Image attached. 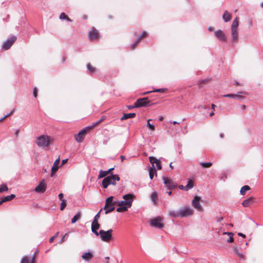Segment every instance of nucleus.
I'll return each instance as SVG.
<instances>
[{
    "label": "nucleus",
    "instance_id": "nucleus-47",
    "mask_svg": "<svg viewBox=\"0 0 263 263\" xmlns=\"http://www.w3.org/2000/svg\"><path fill=\"white\" fill-rule=\"evenodd\" d=\"M127 107H128V108L129 109H133V108H137V107L136 104V103H134V105H129V106H127Z\"/></svg>",
    "mask_w": 263,
    "mask_h": 263
},
{
    "label": "nucleus",
    "instance_id": "nucleus-9",
    "mask_svg": "<svg viewBox=\"0 0 263 263\" xmlns=\"http://www.w3.org/2000/svg\"><path fill=\"white\" fill-rule=\"evenodd\" d=\"M98 219L99 212L95 216L93 221L91 223V231L97 236H99V232L97 231V230L99 229V224L98 223Z\"/></svg>",
    "mask_w": 263,
    "mask_h": 263
},
{
    "label": "nucleus",
    "instance_id": "nucleus-7",
    "mask_svg": "<svg viewBox=\"0 0 263 263\" xmlns=\"http://www.w3.org/2000/svg\"><path fill=\"white\" fill-rule=\"evenodd\" d=\"M113 230L109 229L107 231L100 230V238L105 242H109L111 240L112 237Z\"/></svg>",
    "mask_w": 263,
    "mask_h": 263
},
{
    "label": "nucleus",
    "instance_id": "nucleus-10",
    "mask_svg": "<svg viewBox=\"0 0 263 263\" xmlns=\"http://www.w3.org/2000/svg\"><path fill=\"white\" fill-rule=\"evenodd\" d=\"M201 197L200 196H196L192 200V203L193 207L199 211H202L203 208L200 204V200Z\"/></svg>",
    "mask_w": 263,
    "mask_h": 263
},
{
    "label": "nucleus",
    "instance_id": "nucleus-22",
    "mask_svg": "<svg viewBox=\"0 0 263 263\" xmlns=\"http://www.w3.org/2000/svg\"><path fill=\"white\" fill-rule=\"evenodd\" d=\"M35 257L33 256L31 259L28 256L23 257L21 261V263H34Z\"/></svg>",
    "mask_w": 263,
    "mask_h": 263
},
{
    "label": "nucleus",
    "instance_id": "nucleus-50",
    "mask_svg": "<svg viewBox=\"0 0 263 263\" xmlns=\"http://www.w3.org/2000/svg\"><path fill=\"white\" fill-rule=\"evenodd\" d=\"M179 189L182 190H185L186 191V187L185 186H183V185H180L179 186Z\"/></svg>",
    "mask_w": 263,
    "mask_h": 263
},
{
    "label": "nucleus",
    "instance_id": "nucleus-58",
    "mask_svg": "<svg viewBox=\"0 0 263 263\" xmlns=\"http://www.w3.org/2000/svg\"><path fill=\"white\" fill-rule=\"evenodd\" d=\"M18 133H19V130L18 129H17L15 132V135L16 136H18Z\"/></svg>",
    "mask_w": 263,
    "mask_h": 263
},
{
    "label": "nucleus",
    "instance_id": "nucleus-5",
    "mask_svg": "<svg viewBox=\"0 0 263 263\" xmlns=\"http://www.w3.org/2000/svg\"><path fill=\"white\" fill-rule=\"evenodd\" d=\"M239 18L236 17L233 21L231 26V40L232 42H237L238 40L237 29L239 25Z\"/></svg>",
    "mask_w": 263,
    "mask_h": 263
},
{
    "label": "nucleus",
    "instance_id": "nucleus-13",
    "mask_svg": "<svg viewBox=\"0 0 263 263\" xmlns=\"http://www.w3.org/2000/svg\"><path fill=\"white\" fill-rule=\"evenodd\" d=\"M162 179L163 180L164 184L168 189H173L176 186V184L170 178L163 177Z\"/></svg>",
    "mask_w": 263,
    "mask_h": 263
},
{
    "label": "nucleus",
    "instance_id": "nucleus-46",
    "mask_svg": "<svg viewBox=\"0 0 263 263\" xmlns=\"http://www.w3.org/2000/svg\"><path fill=\"white\" fill-rule=\"evenodd\" d=\"M242 93H243V92H238L237 94L236 95H237L236 98L239 99H243V97H242L240 95L241 94H242Z\"/></svg>",
    "mask_w": 263,
    "mask_h": 263
},
{
    "label": "nucleus",
    "instance_id": "nucleus-45",
    "mask_svg": "<svg viewBox=\"0 0 263 263\" xmlns=\"http://www.w3.org/2000/svg\"><path fill=\"white\" fill-rule=\"evenodd\" d=\"M146 32L145 31H144L142 33V34L139 36L138 39H140V41L144 38L146 35Z\"/></svg>",
    "mask_w": 263,
    "mask_h": 263
},
{
    "label": "nucleus",
    "instance_id": "nucleus-24",
    "mask_svg": "<svg viewBox=\"0 0 263 263\" xmlns=\"http://www.w3.org/2000/svg\"><path fill=\"white\" fill-rule=\"evenodd\" d=\"M98 36V32L97 31H95L94 30H92L91 31H90L89 33V38L90 40H93L97 38Z\"/></svg>",
    "mask_w": 263,
    "mask_h": 263
},
{
    "label": "nucleus",
    "instance_id": "nucleus-43",
    "mask_svg": "<svg viewBox=\"0 0 263 263\" xmlns=\"http://www.w3.org/2000/svg\"><path fill=\"white\" fill-rule=\"evenodd\" d=\"M14 112V109H12L10 112L9 114H8L7 115L4 116L3 117H2L1 119H0V122L2 121L3 120H4L5 119H6L7 117H8V116L11 115L12 114H13V112Z\"/></svg>",
    "mask_w": 263,
    "mask_h": 263
},
{
    "label": "nucleus",
    "instance_id": "nucleus-6",
    "mask_svg": "<svg viewBox=\"0 0 263 263\" xmlns=\"http://www.w3.org/2000/svg\"><path fill=\"white\" fill-rule=\"evenodd\" d=\"M120 177L118 175H112L111 176H107L102 181V185L104 188H106L109 184L115 185L116 181H119Z\"/></svg>",
    "mask_w": 263,
    "mask_h": 263
},
{
    "label": "nucleus",
    "instance_id": "nucleus-59",
    "mask_svg": "<svg viewBox=\"0 0 263 263\" xmlns=\"http://www.w3.org/2000/svg\"><path fill=\"white\" fill-rule=\"evenodd\" d=\"M170 168L173 170L174 168V166H173L172 165V162H171L170 164Z\"/></svg>",
    "mask_w": 263,
    "mask_h": 263
},
{
    "label": "nucleus",
    "instance_id": "nucleus-30",
    "mask_svg": "<svg viewBox=\"0 0 263 263\" xmlns=\"http://www.w3.org/2000/svg\"><path fill=\"white\" fill-rule=\"evenodd\" d=\"M233 252L238 256V257H239L240 259H245V255L239 252L237 249V248H235L233 249Z\"/></svg>",
    "mask_w": 263,
    "mask_h": 263
},
{
    "label": "nucleus",
    "instance_id": "nucleus-61",
    "mask_svg": "<svg viewBox=\"0 0 263 263\" xmlns=\"http://www.w3.org/2000/svg\"><path fill=\"white\" fill-rule=\"evenodd\" d=\"M172 123H173V124H180V123H179V122H178L175 121H174L172 122Z\"/></svg>",
    "mask_w": 263,
    "mask_h": 263
},
{
    "label": "nucleus",
    "instance_id": "nucleus-25",
    "mask_svg": "<svg viewBox=\"0 0 263 263\" xmlns=\"http://www.w3.org/2000/svg\"><path fill=\"white\" fill-rule=\"evenodd\" d=\"M136 116V114L135 113H129V114H125L121 118V120H125L128 118H133Z\"/></svg>",
    "mask_w": 263,
    "mask_h": 263
},
{
    "label": "nucleus",
    "instance_id": "nucleus-28",
    "mask_svg": "<svg viewBox=\"0 0 263 263\" xmlns=\"http://www.w3.org/2000/svg\"><path fill=\"white\" fill-rule=\"evenodd\" d=\"M250 190V187L249 185H246L243 186L240 191V193L242 195H245L247 191Z\"/></svg>",
    "mask_w": 263,
    "mask_h": 263
},
{
    "label": "nucleus",
    "instance_id": "nucleus-34",
    "mask_svg": "<svg viewBox=\"0 0 263 263\" xmlns=\"http://www.w3.org/2000/svg\"><path fill=\"white\" fill-rule=\"evenodd\" d=\"M194 186L193 182L192 180L190 179L188 180L187 184L185 185L186 191H189V190L192 189Z\"/></svg>",
    "mask_w": 263,
    "mask_h": 263
},
{
    "label": "nucleus",
    "instance_id": "nucleus-48",
    "mask_svg": "<svg viewBox=\"0 0 263 263\" xmlns=\"http://www.w3.org/2000/svg\"><path fill=\"white\" fill-rule=\"evenodd\" d=\"M37 88L36 87H35L33 89V96L35 98H36L37 97Z\"/></svg>",
    "mask_w": 263,
    "mask_h": 263
},
{
    "label": "nucleus",
    "instance_id": "nucleus-17",
    "mask_svg": "<svg viewBox=\"0 0 263 263\" xmlns=\"http://www.w3.org/2000/svg\"><path fill=\"white\" fill-rule=\"evenodd\" d=\"M46 189V184L44 182V180H43L35 188V191L37 193H44Z\"/></svg>",
    "mask_w": 263,
    "mask_h": 263
},
{
    "label": "nucleus",
    "instance_id": "nucleus-37",
    "mask_svg": "<svg viewBox=\"0 0 263 263\" xmlns=\"http://www.w3.org/2000/svg\"><path fill=\"white\" fill-rule=\"evenodd\" d=\"M200 164L203 167H204V168H208V167H210L212 166V163L210 162H200Z\"/></svg>",
    "mask_w": 263,
    "mask_h": 263
},
{
    "label": "nucleus",
    "instance_id": "nucleus-49",
    "mask_svg": "<svg viewBox=\"0 0 263 263\" xmlns=\"http://www.w3.org/2000/svg\"><path fill=\"white\" fill-rule=\"evenodd\" d=\"M63 197H64V195L62 193H60L59 195V199L61 200V201H62V200H64V199H63Z\"/></svg>",
    "mask_w": 263,
    "mask_h": 263
},
{
    "label": "nucleus",
    "instance_id": "nucleus-38",
    "mask_svg": "<svg viewBox=\"0 0 263 263\" xmlns=\"http://www.w3.org/2000/svg\"><path fill=\"white\" fill-rule=\"evenodd\" d=\"M8 190V188L5 184H3L1 185L0 187V193H2L4 191H7Z\"/></svg>",
    "mask_w": 263,
    "mask_h": 263
},
{
    "label": "nucleus",
    "instance_id": "nucleus-29",
    "mask_svg": "<svg viewBox=\"0 0 263 263\" xmlns=\"http://www.w3.org/2000/svg\"><path fill=\"white\" fill-rule=\"evenodd\" d=\"M59 18L61 20H66L68 22H71L72 20L64 12L61 13Z\"/></svg>",
    "mask_w": 263,
    "mask_h": 263
},
{
    "label": "nucleus",
    "instance_id": "nucleus-27",
    "mask_svg": "<svg viewBox=\"0 0 263 263\" xmlns=\"http://www.w3.org/2000/svg\"><path fill=\"white\" fill-rule=\"evenodd\" d=\"M223 234L228 235L229 236V238L227 240L228 242H232L234 241V234L232 232H224Z\"/></svg>",
    "mask_w": 263,
    "mask_h": 263
},
{
    "label": "nucleus",
    "instance_id": "nucleus-57",
    "mask_svg": "<svg viewBox=\"0 0 263 263\" xmlns=\"http://www.w3.org/2000/svg\"><path fill=\"white\" fill-rule=\"evenodd\" d=\"M67 160H68L67 159L63 160H62V164H64V163H65L67 161Z\"/></svg>",
    "mask_w": 263,
    "mask_h": 263
},
{
    "label": "nucleus",
    "instance_id": "nucleus-32",
    "mask_svg": "<svg viewBox=\"0 0 263 263\" xmlns=\"http://www.w3.org/2000/svg\"><path fill=\"white\" fill-rule=\"evenodd\" d=\"M15 197V195L14 194H11L10 195H9V196H7L6 197H4L2 198L3 200L4 201V202H6V201H10L11 200H12L13 199H14Z\"/></svg>",
    "mask_w": 263,
    "mask_h": 263
},
{
    "label": "nucleus",
    "instance_id": "nucleus-35",
    "mask_svg": "<svg viewBox=\"0 0 263 263\" xmlns=\"http://www.w3.org/2000/svg\"><path fill=\"white\" fill-rule=\"evenodd\" d=\"M157 196V193L155 192H153L151 195V199L154 204H156V203Z\"/></svg>",
    "mask_w": 263,
    "mask_h": 263
},
{
    "label": "nucleus",
    "instance_id": "nucleus-8",
    "mask_svg": "<svg viewBox=\"0 0 263 263\" xmlns=\"http://www.w3.org/2000/svg\"><path fill=\"white\" fill-rule=\"evenodd\" d=\"M180 218L190 216L193 215L194 210L190 206H183L179 209Z\"/></svg>",
    "mask_w": 263,
    "mask_h": 263
},
{
    "label": "nucleus",
    "instance_id": "nucleus-23",
    "mask_svg": "<svg viewBox=\"0 0 263 263\" xmlns=\"http://www.w3.org/2000/svg\"><path fill=\"white\" fill-rule=\"evenodd\" d=\"M222 18L225 22H228L231 20L232 18L231 14L226 11L223 14Z\"/></svg>",
    "mask_w": 263,
    "mask_h": 263
},
{
    "label": "nucleus",
    "instance_id": "nucleus-20",
    "mask_svg": "<svg viewBox=\"0 0 263 263\" xmlns=\"http://www.w3.org/2000/svg\"><path fill=\"white\" fill-rule=\"evenodd\" d=\"M60 163V158H58L54 162L53 165L51 168V176L52 177L53 176L54 173H55L59 169V164Z\"/></svg>",
    "mask_w": 263,
    "mask_h": 263
},
{
    "label": "nucleus",
    "instance_id": "nucleus-55",
    "mask_svg": "<svg viewBox=\"0 0 263 263\" xmlns=\"http://www.w3.org/2000/svg\"><path fill=\"white\" fill-rule=\"evenodd\" d=\"M109 258L108 257H105V259L106 260L105 263H109Z\"/></svg>",
    "mask_w": 263,
    "mask_h": 263
},
{
    "label": "nucleus",
    "instance_id": "nucleus-18",
    "mask_svg": "<svg viewBox=\"0 0 263 263\" xmlns=\"http://www.w3.org/2000/svg\"><path fill=\"white\" fill-rule=\"evenodd\" d=\"M93 254L92 252L84 253L81 256L82 259L86 261H89L93 258Z\"/></svg>",
    "mask_w": 263,
    "mask_h": 263
},
{
    "label": "nucleus",
    "instance_id": "nucleus-40",
    "mask_svg": "<svg viewBox=\"0 0 263 263\" xmlns=\"http://www.w3.org/2000/svg\"><path fill=\"white\" fill-rule=\"evenodd\" d=\"M152 119H148L147 121V126L148 127V128L151 129L152 130H155V126L152 124H151L149 123V121H151Z\"/></svg>",
    "mask_w": 263,
    "mask_h": 263
},
{
    "label": "nucleus",
    "instance_id": "nucleus-63",
    "mask_svg": "<svg viewBox=\"0 0 263 263\" xmlns=\"http://www.w3.org/2000/svg\"><path fill=\"white\" fill-rule=\"evenodd\" d=\"M4 201L3 200L2 198H1L0 200V205H1L3 203H4Z\"/></svg>",
    "mask_w": 263,
    "mask_h": 263
},
{
    "label": "nucleus",
    "instance_id": "nucleus-33",
    "mask_svg": "<svg viewBox=\"0 0 263 263\" xmlns=\"http://www.w3.org/2000/svg\"><path fill=\"white\" fill-rule=\"evenodd\" d=\"M80 218H81V212H79L72 218L71 222L72 223H75L77 220L80 219Z\"/></svg>",
    "mask_w": 263,
    "mask_h": 263
},
{
    "label": "nucleus",
    "instance_id": "nucleus-14",
    "mask_svg": "<svg viewBox=\"0 0 263 263\" xmlns=\"http://www.w3.org/2000/svg\"><path fill=\"white\" fill-rule=\"evenodd\" d=\"M16 40V37L15 36H13L11 37V38L8 39L6 40L5 43L3 45V48L5 50L9 49L11 46L12 45L13 43Z\"/></svg>",
    "mask_w": 263,
    "mask_h": 263
},
{
    "label": "nucleus",
    "instance_id": "nucleus-11",
    "mask_svg": "<svg viewBox=\"0 0 263 263\" xmlns=\"http://www.w3.org/2000/svg\"><path fill=\"white\" fill-rule=\"evenodd\" d=\"M149 101L147 97L142 98L138 99L136 102L135 103L137 108L141 107H145L148 105L149 103Z\"/></svg>",
    "mask_w": 263,
    "mask_h": 263
},
{
    "label": "nucleus",
    "instance_id": "nucleus-1",
    "mask_svg": "<svg viewBox=\"0 0 263 263\" xmlns=\"http://www.w3.org/2000/svg\"><path fill=\"white\" fill-rule=\"evenodd\" d=\"M134 195L128 194L123 196V200H118L117 206H119L117 209V212H125L128 210L132 205V202L134 200Z\"/></svg>",
    "mask_w": 263,
    "mask_h": 263
},
{
    "label": "nucleus",
    "instance_id": "nucleus-56",
    "mask_svg": "<svg viewBox=\"0 0 263 263\" xmlns=\"http://www.w3.org/2000/svg\"><path fill=\"white\" fill-rule=\"evenodd\" d=\"M246 105H242L241 106V108L242 110H245V109H246Z\"/></svg>",
    "mask_w": 263,
    "mask_h": 263
},
{
    "label": "nucleus",
    "instance_id": "nucleus-52",
    "mask_svg": "<svg viewBox=\"0 0 263 263\" xmlns=\"http://www.w3.org/2000/svg\"><path fill=\"white\" fill-rule=\"evenodd\" d=\"M238 235L239 236H241V237H246V235L241 233H238Z\"/></svg>",
    "mask_w": 263,
    "mask_h": 263
},
{
    "label": "nucleus",
    "instance_id": "nucleus-62",
    "mask_svg": "<svg viewBox=\"0 0 263 263\" xmlns=\"http://www.w3.org/2000/svg\"><path fill=\"white\" fill-rule=\"evenodd\" d=\"M215 105L213 104H212V109H214Z\"/></svg>",
    "mask_w": 263,
    "mask_h": 263
},
{
    "label": "nucleus",
    "instance_id": "nucleus-64",
    "mask_svg": "<svg viewBox=\"0 0 263 263\" xmlns=\"http://www.w3.org/2000/svg\"><path fill=\"white\" fill-rule=\"evenodd\" d=\"M213 115H214V112H213V111H212V112H211V113L210 114V117H212V116H213Z\"/></svg>",
    "mask_w": 263,
    "mask_h": 263
},
{
    "label": "nucleus",
    "instance_id": "nucleus-4",
    "mask_svg": "<svg viewBox=\"0 0 263 263\" xmlns=\"http://www.w3.org/2000/svg\"><path fill=\"white\" fill-rule=\"evenodd\" d=\"M118 200H117L113 196H110L106 199L104 209L105 214H107L112 211L115 209V206L117 205Z\"/></svg>",
    "mask_w": 263,
    "mask_h": 263
},
{
    "label": "nucleus",
    "instance_id": "nucleus-39",
    "mask_svg": "<svg viewBox=\"0 0 263 263\" xmlns=\"http://www.w3.org/2000/svg\"><path fill=\"white\" fill-rule=\"evenodd\" d=\"M87 67L90 73L91 74L95 71V68L93 67L90 64H88Z\"/></svg>",
    "mask_w": 263,
    "mask_h": 263
},
{
    "label": "nucleus",
    "instance_id": "nucleus-42",
    "mask_svg": "<svg viewBox=\"0 0 263 263\" xmlns=\"http://www.w3.org/2000/svg\"><path fill=\"white\" fill-rule=\"evenodd\" d=\"M140 42V39H138L137 41L132 45L131 48L132 50H134L137 45L139 44V43Z\"/></svg>",
    "mask_w": 263,
    "mask_h": 263
},
{
    "label": "nucleus",
    "instance_id": "nucleus-12",
    "mask_svg": "<svg viewBox=\"0 0 263 263\" xmlns=\"http://www.w3.org/2000/svg\"><path fill=\"white\" fill-rule=\"evenodd\" d=\"M150 224L155 228H162L163 227V224L162 222V219L160 217H157L149 221Z\"/></svg>",
    "mask_w": 263,
    "mask_h": 263
},
{
    "label": "nucleus",
    "instance_id": "nucleus-36",
    "mask_svg": "<svg viewBox=\"0 0 263 263\" xmlns=\"http://www.w3.org/2000/svg\"><path fill=\"white\" fill-rule=\"evenodd\" d=\"M166 89L165 88H160V89H156L151 91H147L144 92L143 94H147L151 92H164L165 91Z\"/></svg>",
    "mask_w": 263,
    "mask_h": 263
},
{
    "label": "nucleus",
    "instance_id": "nucleus-41",
    "mask_svg": "<svg viewBox=\"0 0 263 263\" xmlns=\"http://www.w3.org/2000/svg\"><path fill=\"white\" fill-rule=\"evenodd\" d=\"M66 200H62L61 201V206H60V210L61 211H63L65 208L66 207Z\"/></svg>",
    "mask_w": 263,
    "mask_h": 263
},
{
    "label": "nucleus",
    "instance_id": "nucleus-44",
    "mask_svg": "<svg viewBox=\"0 0 263 263\" xmlns=\"http://www.w3.org/2000/svg\"><path fill=\"white\" fill-rule=\"evenodd\" d=\"M237 96V95H235V94H227V95H223V96L224 97L235 99L236 98Z\"/></svg>",
    "mask_w": 263,
    "mask_h": 263
},
{
    "label": "nucleus",
    "instance_id": "nucleus-3",
    "mask_svg": "<svg viewBox=\"0 0 263 263\" xmlns=\"http://www.w3.org/2000/svg\"><path fill=\"white\" fill-rule=\"evenodd\" d=\"M99 124V121H97L95 124L92 125L88 126L87 127H84L82 130H81L77 134L75 135V139L76 140L79 142L81 143L83 141L84 137L85 135L89 132V131L92 129V128L97 124Z\"/></svg>",
    "mask_w": 263,
    "mask_h": 263
},
{
    "label": "nucleus",
    "instance_id": "nucleus-31",
    "mask_svg": "<svg viewBox=\"0 0 263 263\" xmlns=\"http://www.w3.org/2000/svg\"><path fill=\"white\" fill-rule=\"evenodd\" d=\"M149 176L151 179H152L154 175H156V171L155 168L151 167L149 170Z\"/></svg>",
    "mask_w": 263,
    "mask_h": 263
},
{
    "label": "nucleus",
    "instance_id": "nucleus-2",
    "mask_svg": "<svg viewBox=\"0 0 263 263\" xmlns=\"http://www.w3.org/2000/svg\"><path fill=\"white\" fill-rule=\"evenodd\" d=\"M35 142L39 147L45 148L52 143V139L47 135H43L37 137Z\"/></svg>",
    "mask_w": 263,
    "mask_h": 263
},
{
    "label": "nucleus",
    "instance_id": "nucleus-19",
    "mask_svg": "<svg viewBox=\"0 0 263 263\" xmlns=\"http://www.w3.org/2000/svg\"><path fill=\"white\" fill-rule=\"evenodd\" d=\"M214 34L218 39L223 41H226L227 38L225 36V34L222 30H217L215 32Z\"/></svg>",
    "mask_w": 263,
    "mask_h": 263
},
{
    "label": "nucleus",
    "instance_id": "nucleus-51",
    "mask_svg": "<svg viewBox=\"0 0 263 263\" xmlns=\"http://www.w3.org/2000/svg\"><path fill=\"white\" fill-rule=\"evenodd\" d=\"M55 237H56V236H53L52 237H51L49 239L50 242H52Z\"/></svg>",
    "mask_w": 263,
    "mask_h": 263
},
{
    "label": "nucleus",
    "instance_id": "nucleus-21",
    "mask_svg": "<svg viewBox=\"0 0 263 263\" xmlns=\"http://www.w3.org/2000/svg\"><path fill=\"white\" fill-rule=\"evenodd\" d=\"M168 216L173 218L180 217L179 209L177 210H168Z\"/></svg>",
    "mask_w": 263,
    "mask_h": 263
},
{
    "label": "nucleus",
    "instance_id": "nucleus-26",
    "mask_svg": "<svg viewBox=\"0 0 263 263\" xmlns=\"http://www.w3.org/2000/svg\"><path fill=\"white\" fill-rule=\"evenodd\" d=\"M114 169V168L112 167V168H109L106 171H103L102 170H100V178L105 177L106 176H107V175L109 173V172L113 170Z\"/></svg>",
    "mask_w": 263,
    "mask_h": 263
},
{
    "label": "nucleus",
    "instance_id": "nucleus-15",
    "mask_svg": "<svg viewBox=\"0 0 263 263\" xmlns=\"http://www.w3.org/2000/svg\"><path fill=\"white\" fill-rule=\"evenodd\" d=\"M150 162L152 163L153 167L152 168H157L158 170H161L162 168L159 160L156 159L155 157L151 156L149 157Z\"/></svg>",
    "mask_w": 263,
    "mask_h": 263
},
{
    "label": "nucleus",
    "instance_id": "nucleus-54",
    "mask_svg": "<svg viewBox=\"0 0 263 263\" xmlns=\"http://www.w3.org/2000/svg\"><path fill=\"white\" fill-rule=\"evenodd\" d=\"M120 158H121V160L122 162L124 160V159H125L124 156H123L122 155H121L120 156Z\"/></svg>",
    "mask_w": 263,
    "mask_h": 263
},
{
    "label": "nucleus",
    "instance_id": "nucleus-60",
    "mask_svg": "<svg viewBox=\"0 0 263 263\" xmlns=\"http://www.w3.org/2000/svg\"><path fill=\"white\" fill-rule=\"evenodd\" d=\"M163 120V117L162 116H160L159 118V121H162Z\"/></svg>",
    "mask_w": 263,
    "mask_h": 263
},
{
    "label": "nucleus",
    "instance_id": "nucleus-53",
    "mask_svg": "<svg viewBox=\"0 0 263 263\" xmlns=\"http://www.w3.org/2000/svg\"><path fill=\"white\" fill-rule=\"evenodd\" d=\"M67 235V234H66L63 237V238H62L61 241V242H63L64 240H65V237Z\"/></svg>",
    "mask_w": 263,
    "mask_h": 263
},
{
    "label": "nucleus",
    "instance_id": "nucleus-16",
    "mask_svg": "<svg viewBox=\"0 0 263 263\" xmlns=\"http://www.w3.org/2000/svg\"><path fill=\"white\" fill-rule=\"evenodd\" d=\"M256 202L255 197L251 196L249 198L244 200L242 202V205L243 207H249L252 204Z\"/></svg>",
    "mask_w": 263,
    "mask_h": 263
}]
</instances>
